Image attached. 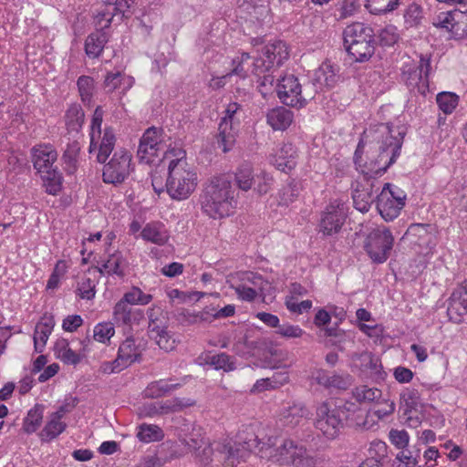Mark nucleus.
<instances>
[{"mask_svg": "<svg viewBox=\"0 0 467 467\" xmlns=\"http://www.w3.org/2000/svg\"><path fill=\"white\" fill-rule=\"evenodd\" d=\"M399 1L400 0H367L366 7L371 14H387L398 7Z\"/></svg>", "mask_w": 467, "mask_h": 467, "instance_id": "nucleus-48", "label": "nucleus"}, {"mask_svg": "<svg viewBox=\"0 0 467 467\" xmlns=\"http://www.w3.org/2000/svg\"><path fill=\"white\" fill-rule=\"evenodd\" d=\"M236 295L239 298L244 301H254L258 296H261V292L255 290V288H252L250 285H246L243 282L233 286Z\"/></svg>", "mask_w": 467, "mask_h": 467, "instance_id": "nucleus-60", "label": "nucleus"}, {"mask_svg": "<svg viewBox=\"0 0 467 467\" xmlns=\"http://www.w3.org/2000/svg\"><path fill=\"white\" fill-rule=\"evenodd\" d=\"M389 439L397 449L403 450L409 445L410 435L405 430L392 429L389 432Z\"/></svg>", "mask_w": 467, "mask_h": 467, "instance_id": "nucleus-55", "label": "nucleus"}, {"mask_svg": "<svg viewBox=\"0 0 467 467\" xmlns=\"http://www.w3.org/2000/svg\"><path fill=\"white\" fill-rule=\"evenodd\" d=\"M180 384H170L165 379H160L150 383L145 389V395L149 398H159L178 389Z\"/></svg>", "mask_w": 467, "mask_h": 467, "instance_id": "nucleus-45", "label": "nucleus"}, {"mask_svg": "<svg viewBox=\"0 0 467 467\" xmlns=\"http://www.w3.org/2000/svg\"><path fill=\"white\" fill-rule=\"evenodd\" d=\"M131 170V154L125 149H119L104 165L103 182L111 184L121 183L130 175Z\"/></svg>", "mask_w": 467, "mask_h": 467, "instance_id": "nucleus-12", "label": "nucleus"}, {"mask_svg": "<svg viewBox=\"0 0 467 467\" xmlns=\"http://www.w3.org/2000/svg\"><path fill=\"white\" fill-rule=\"evenodd\" d=\"M44 405L36 404L23 420L22 430L26 434L34 433L41 425L44 417Z\"/></svg>", "mask_w": 467, "mask_h": 467, "instance_id": "nucleus-34", "label": "nucleus"}, {"mask_svg": "<svg viewBox=\"0 0 467 467\" xmlns=\"http://www.w3.org/2000/svg\"><path fill=\"white\" fill-rule=\"evenodd\" d=\"M52 331L47 329L46 327H41L40 325L36 324L34 333V347L36 352H43L46 343Z\"/></svg>", "mask_w": 467, "mask_h": 467, "instance_id": "nucleus-57", "label": "nucleus"}, {"mask_svg": "<svg viewBox=\"0 0 467 467\" xmlns=\"http://www.w3.org/2000/svg\"><path fill=\"white\" fill-rule=\"evenodd\" d=\"M82 101L89 102L94 89V80L88 76H81L77 82Z\"/></svg>", "mask_w": 467, "mask_h": 467, "instance_id": "nucleus-52", "label": "nucleus"}, {"mask_svg": "<svg viewBox=\"0 0 467 467\" xmlns=\"http://www.w3.org/2000/svg\"><path fill=\"white\" fill-rule=\"evenodd\" d=\"M382 396V391L378 388H369L367 385L356 387L352 390V397L358 403H369L379 401Z\"/></svg>", "mask_w": 467, "mask_h": 467, "instance_id": "nucleus-36", "label": "nucleus"}, {"mask_svg": "<svg viewBox=\"0 0 467 467\" xmlns=\"http://www.w3.org/2000/svg\"><path fill=\"white\" fill-rule=\"evenodd\" d=\"M405 198L398 187L386 183L377 196V209L382 218L387 222L397 218L405 205Z\"/></svg>", "mask_w": 467, "mask_h": 467, "instance_id": "nucleus-11", "label": "nucleus"}, {"mask_svg": "<svg viewBox=\"0 0 467 467\" xmlns=\"http://www.w3.org/2000/svg\"><path fill=\"white\" fill-rule=\"evenodd\" d=\"M85 114L80 105H71L66 113V125L71 131L78 132L84 123Z\"/></svg>", "mask_w": 467, "mask_h": 467, "instance_id": "nucleus-38", "label": "nucleus"}, {"mask_svg": "<svg viewBox=\"0 0 467 467\" xmlns=\"http://www.w3.org/2000/svg\"><path fill=\"white\" fill-rule=\"evenodd\" d=\"M140 313L135 311L131 306L124 301H119L113 311V318L117 324L131 325L140 319Z\"/></svg>", "mask_w": 467, "mask_h": 467, "instance_id": "nucleus-33", "label": "nucleus"}, {"mask_svg": "<svg viewBox=\"0 0 467 467\" xmlns=\"http://www.w3.org/2000/svg\"><path fill=\"white\" fill-rule=\"evenodd\" d=\"M262 443L254 433H249L245 437L239 435L234 446L223 445L220 453L225 454V461L234 467L240 462L245 461L255 449L259 450Z\"/></svg>", "mask_w": 467, "mask_h": 467, "instance_id": "nucleus-14", "label": "nucleus"}, {"mask_svg": "<svg viewBox=\"0 0 467 467\" xmlns=\"http://www.w3.org/2000/svg\"><path fill=\"white\" fill-rule=\"evenodd\" d=\"M420 451L421 449L416 446L401 450L396 456L399 461L397 467H416L420 457Z\"/></svg>", "mask_w": 467, "mask_h": 467, "instance_id": "nucleus-43", "label": "nucleus"}, {"mask_svg": "<svg viewBox=\"0 0 467 467\" xmlns=\"http://www.w3.org/2000/svg\"><path fill=\"white\" fill-rule=\"evenodd\" d=\"M241 282L261 292V296L263 297H265L266 293L272 288L269 282L265 280L261 275L254 272L244 273L241 277Z\"/></svg>", "mask_w": 467, "mask_h": 467, "instance_id": "nucleus-39", "label": "nucleus"}, {"mask_svg": "<svg viewBox=\"0 0 467 467\" xmlns=\"http://www.w3.org/2000/svg\"><path fill=\"white\" fill-rule=\"evenodd\" d=\"M192 404L193 403L191 402L190 400L184 401L182 399L176 398V399H174L172 400H166V401H164L161 405L160 409H161V412L169 413V412L179 411V410H181L182 409H183L185 407L192 406Z\"/></svg>", "mask_w": 467, "mask_h": 467, "instance_id": "nucleus-63", "label": "nucleus"}, {"mask_svg": "<svg viewBox=\"0 0 467 467\" xmlns=\"http://www.w3.org/2000/svg\"><path fill=\"white\" fill-rule=\"evenodd\" d=\"M294 113L284 107H277L268 111L267 123L275 130H285L293 122Z\"/></svg>", "mask_w": 467, "mask_h": 467, "instance_id": "nucleus-29", "label": "nucleus"}, {"mask_svg": "<svg viewBox=\"0 0 467 467\" xmlns=\"http://www.w3.org/2000/svg\"><path fill=\"white\" fill-rule=\"evenodd\" d=\"M388 455V446L387 444L379 440H375L370 442L369 449H368V456L371 458H374L376 460H379V462H383L385 458H387Z\"/></svg>", "mask_w": 467, "mask_h": 467, "instance_id": "nucleus-61", "label": "nucleus"}, {"mask_svg": "<svg viewBox=\"0 0 467 467\" xmlns=\"http://www.w3.org/2000/svg\"><path fill=\"white\" fill-rule=\"evenodd\" d=\"M430 68V58L422 55L418 63L406 64L403 67L402 79L410 91L417 92L423 97L427 95L429 92L428 75Z\"/></svg>", "mask_w": 467, "mask_h": 467, "instance_id": "nucleus-10", "label": "nucleus"}, {"mask_svg": "<svg viewBox=\"0 0 467 467\" xmlns=\"http://www.w3.org/2000/svg\"><path fill=\"white\" fill-rule=\"evenodd\" d=\"M218 130V147L222 148L223 152L231 150L236 140L238 123L221 120Z\"/></svg>", "mask_w": 467, "mask_h": 467, "instance_id": "nucleus-27", "label": "nucleus"}, {"mask_svg": "<svg viewBox=\"0 0 467 467\" xmlns=\"http://www.w3.org/2000/svg\"><path fill=\"white\" fill-rule=\"evenodd\" d=\"M114 333L115 330L112 323H99L94 327L93 337L99 342L106 343L113 337Z\"/></svg>", "mask_w": 467, "mask_h": 467, "instance_id": "nucleus-51", "label": "nucleus"}, {"mask_svg": "<svg viewBox=\"0 0 467 467\" xmlns=\"http://www.w3.org/2000/svg\"><path fill=\"white\" fill-rule=\"evenodd\" d=\"M202 211L213 219L229 216L235 207L234 189L225 176L213 177L200 196Z\"/></svg>", "mask_w": 467, "mask_h": 467, "instance_id": "nucleus-3", "label": "nucleus"}, {"mask_svg": "<svg viewBox=\"0 0 467 467\" xmlns=\"http://www.w3.org/2000/svg\"><path fill=\"white\" fill-rule=\"evenodd\" d=\"M163 436L162 430L157 425L142 423L138 427L137 437L142 442L161 441Z\"/></svg>", "mask_w": 467, "mask_h": 467, "instance_id": "nucleus-40", "label": "nucleus"}, {"mask_svg": "<svg viewBox=\"0 0 467 467\" xmlns=\"http://www.w3.org/2000/svg\"><path fill=\"white\" fill-rule=\"evenodd\" d=\"M433 26L446 29L454 37L462 38L467 35V15L458 10L442 12L434 19Z\"/></svg>", "mask_w": 467, "mask_h": 467, "instance_id": "nucleus-17", "label": "nucleus"}, {"mask_svg": "<svg viewBox=\"0 0 467 467\" xmlns=\"http://www.w3.org/2000/svg\"><path fill=\"white\" fill-rule=\"evenodd\" d=\"M301 446L290 439L270 437L266 442L262 443L257 454L279 465L291 466Z\"/></svg>", "mask_w": 467, "mask_h": 467, "instance_id": "nucleus-6", "label": "nucleus"}, {"mask_svg": "<svg viewBox=\"0 0 467 467\" xmlns=\"http://www.w3.org/2000/svg\"><path fill=\"white\" fill-rule=\"evenodd\" d=\"M297 152L292 143H283L275 154L269 157V161L284 172L292 171L296 165Z\"/></svg>", "mask_w": 467, "mask_h": 467, "instance_id": "nucleus-22", "label": "nucleus"}, {"mask_svg": "<svg viewBox=\"0 0 467 467\" xmlns=\"http://www.w3.org/2000/svg\"><path fill=\"white\" fill-rule=\"evenodd\" d=\"M102 119L103 110L101 107H97L93 113L90 124L89 152L98 150L97 160L99 163L106 162L114 150L116 143V136L112 128L106 127L102 132Z\"/></svg>", "mask_w": 467, "mask_h": 467, "instance_id": "nucleus-5", "label": "nucleus"}, {"mask_svg": "<svg viewBox=\"0 0 467 467\" xmlns=\"http://www.w3.org/2000/svg\"><path fill=\"white\" fill-rule=\"evenodd\" d=\"M80 150L81 146L78 140L67 143L62 155V161L65 165L64 169L67 173L73 174L76 172L78 166Z\"/></svg>", "mask_w": 467, "mask_h": 467, "instance_id": "nucleus-31", "label": "nucleus"}, {"mask_svg": "<svg viewBox=\"0 0 467 467\" xmlns=\"http://www.w3.org/2000/svg\"><path fill=\"white\" fill-rule=\"evenodd\" d=\"M317 80L328 88H332L337 81L338 76L337 75L334 67L329 63H323L316 72Z\"/></svg>", "mask_w": 467, "mask_h": 467, "instance_id": "nucleus-47", "label": "nucleus"}, {"mask_svg": "<svg viewBox=\"0 0 467 467\" xmlns=\"http://www.w3.org/2000/svg\"><path fill=\"white\" fill-rule=\"evenodd\" d=\"M133 3V0H117L115 4L108 5L105 10L98 15V23L101 25L102 21H106V26H108L118 14H120L121 17L129 16V9Z\"/></svg>", "mask_w": 467, "mask_h": 467, "instance_id": "nucleus-28", "label": "nucleus"}, {"mask_svg": "<svg viewBox=\"0 0 467 467\" xmlns=\"http://www.w3.org/2000/svg\"><path fill=\"white\" fill-rule=\"evenodd\" d=\"M423 18L422 7L416 4H410L404 12V23L407 28L417 27Z\"/></svg>", "mask_w": 467, "mask_h": 467, "instance_id": "nucleus-49", "label": "nucleus"}, {"mask_svg": "<svg viewBox=\"0 0 467 467\" xmlns=\"http://www.w3.org/2000/svg\"><path fill=\"white\" fill-rule=\"evenodd\" d=\"M348 205L341 199L331 201L321 215L320 231L326 235L337 234L348 217Z\"/></svg>", "mask_w": 467, "mask_h": 467, "instance_id": "nucleus-13", "label": "nucleus"}, {"mask_svg": "<svg viewBox=\"0 0 467 467\" xmlns=\"http://www.w3.org/2000/svg\"><path fill=\"white\" fill-rule=\"evenodd\" d=\"M150 337L165 351H171L175 348V340L169 335L165 327L156 326L150 328Z\"/></svg>", "mask_w": 467, "mask_h": 467, "instance_id": "nucleus-41", "label": "nucleus"}, {"mask_svg": "<svg viewBox=\"0 0 467 467\" xmlns=\"http://www.w3.org/2000/svg\"><path fill=\"white\" fill-rule=\"evenodd\" d=\"M141 237L148 242L153 243L158 245L164 244L169 235L164 227L161 223H151L145 225L141 231Z\"/></svg>", "mask_w": 467, "mask_h": 467, "instance_id": "nucleus-32", "label": "nucleus"}, {"mask_svg": "<svg viewBox=\"0 0 467 467\" xmlns=\"http://www.w3.org/2000/svg\"><path fill=\"white\" fill-rule=\"evenodd\" d=\"M31 160L37 173L56 168L57 151L50 144H39L31 149Z\"/></svg>", "mask_w": 467, "mask_h": 467, "instance_id": "nucleus-21", "label": "nucleus"}, {"mask_svg": "<svg viewBox=\"0 0 467 467\" xmlns=\"http://www.w3.org/2000/svg\"><path fill=\"white\" fill-rule=\"evenodd\" d=\"M343 414L339 407L322 402L316 410L315 427L327 439H335L343 428Z\"/></svg>", "mask_w": 467, "mask_h": 467, "instance_id": "nucleus-9", "label": "nucleus"}, {"mask_svg": "<svg viewBox=\"0 0 467 467\" xmlns=\"http://www.w3.org/2000/svg\"><path fill=\"white\" fill-rule=\"evenodd\" d=\"M215 307L213 306H206L202 311L198 313H190L186 311L183 313L185 317L189 318L190 323L196 322H212L214 318L215 315Z\"/></svg>", "mask_w": 467, "mask_h": 467, "instance_id": "nucleus-56", "label": "nucleus"}, {"mask_svg": "<svg viewBox=\"0 0 467 467\" xmlns=\"http://www.w3.org/2000/svg\"><path fill=\"white\" fill-rule=\"evenodd\" d=\"M235 358L226 353H220L208 357L206 363L213 366L215 369H223L225 372L233 371L236 368Z\"/></svg>", "mask_w": 467, "mask_h": 467, "instance_id": "nucleus-42", "label": "nucleus"}, {"mask_svg": "<svg viewBox=\"0 0 467 467\" xmlns=\"http://www.w3.org/2000/svg\"><path fill=\"white\" fill-rule=\"evenodd\" d=\"M344 47L358 62L368 60L375 52L374 32L362 23H353L343 31Z\"/></svg>", "mask_w": 467, "mask_h": 467, "instance_id": "nucleus-4", "label": "nucleus"}, {"mask_svg": "<svg viewBox=\"0 0 467 467\" xmlns=\"http://www.w3.org/2000/svg\"><path fill=\"white\" fill-rule=\"evenodd\" d=\"M166 151L162 144L161 131L154 127L146 130L140 140L137 151L140 161L151 163L160 152L164 154Z\"/></svg>", "mask_w": 467, "mask_h": 467, "instance_id": "nucleus-16", "label": "nucleus"}, {"mask_svg": "<svg viewBox=\"0 0 467 467\" xmlns=\"http://www.w3.org/2000/svg\"><path fill=\"white\" fill-rule=\"evenodd\" d=\"M439 109L445 114H451L458 105L459 97L451 92H441L436 97Z\"/></svg>", "mask_w": 467, "mask_h": 467, "instance_id": "nucleus-50", "label": "nucleus"}, {"mask_svg": "<svg viewBox=\"0 0 467 467\" xmlns=\"http://www.w3.org/2000/svg\"><path fill=\"white\" fill-rule=\"evenodd\" d=\"M67 428V424L57 416L50 414L48 420L40 432L42 441H49L57 438Z\"/></svg>", "mask_w": 467, "mask_h": 467, "instance_id": "nucleus-35", "label": "nucleus"}, {"mask_svg": "<svg viewBox=\"0 0 467 467\" xmlns=\"http://www.w3.org/2000/svg\"><path fill=\"white\" fill-rule=\"evenodd\" d=\"M289 57L288 47L284 41L276 40L268 43L262 48L261 55L253 60L252 74L260 76L275 70Z\"/></svg>", "mask_w": 467, "mask_h": 467, "instance_id": "nucleus-8", "label": "nucleus"}, {"mask_svg": "<svg viewBox=\"0 0 467 467\" xmlns=\"http://www.w3.org/2000/svg\"><path fill=\"white\" fill-rule=\"evenodd\" d=\"M235 182L239 189L248 191L255 183V176L249 163L242 164L235 173Z\"/></svg>", "mask_w": 467, "mask_h": 467, "instance_id": "nucleus-37", "label": "nucleus"}, {"mask_svg": "<svg viewBox=\"0 0 467 467\" xmlns=\"http://www.w3.org/2000/svg\"><path fill=\"white\" fill-rule=\"evenodd\" d=\"M273 72L274 70H271L270 72L256 76L258 78V89L264 98L275 89L274 88L275 77L273 76Z\"/></svg>", "mask_w": 467, "mask_h": 467, "instance_id": "nucleus-54", "label": "nucleus"}, {"mask_svg": "<svg viewBox=\"0 0 467 467\" xmlns=\"http://www.w3.org/2000/svg\"><path fill=\"white\" fill-rule=\"evenodd\" d=\"M185 156L181 148H172L164 153V159L169 161L165 188L173 200L187 199L197 186V173Z\"/></svg>", "mask_w": 467, "mask_h": 467, "instance_id": "nucleus-2", "label": "nucleus"}, {"mask_svg": "<svg viewBox=\"0 0 467 467\" xmlns=\"http://www.w3.org/2000/svg\"><path fill=\"white\" fill-rule=\"evenodd\" d=\"M109 26L101 25V29L89 34L85 41V52L89 58H97L102 53L109 41V34L105 31Z\"/></svg>", "mask_w": 467, "mask_h": 467, "instance_id": "nucleus-25", "label": "nucleus"}, {"mask_svg": "<svg viewBox=\"0 0 467 467\" xmlns=\"http://www.w3.org/2000/svg\"><path fill=\"white\" fill-rule=\"evenodd\" d=\"M379 38L381 45L393 46L400 38L398 28L393 25L385 26L379 31Z\"/></svg>", "mask_w": 467, "mask_h": 467, "instance_id": "nucleus-53", "label": "nucleus"}, {"mask_svg": "<svg viewBox=\"0 0 467 467\" xmlns=\"http://www.w3.org/2000/svg\"><path fill=\"white\" fill-rule=\"evenodd\" d=\"M309 415L310 411L304 403L293 401L283 406L278 415V420L284 427L293 429L307 419Z\"/></svg>", "mask_w": 467, "mask_h": 467, "instance_id": "nucleus-19", "label": "nucleus"}, {"mask_svg": "<svg viewBox=\"0 0 467 467\" xmlns=\"http://www.w3.org/2000/svg\"><path fill=\"white\" fill-rule=\"evenodd\" d=\"M144 348L142 339L127 337L119 347L117 366L120 363L126 368L134 362H140Z\"/></svg>", "mask_w": 467, "mask_h": 467, "instance_id": "nucleus-18", "label": "nucleus"}, {"mask_svg": "<svg viewBox=\"0 0 467 467\" xmlns=\"http://www.w3.org/2000/svg\"><path fill=\"white\" fill-rule=\"evenodd\" d=\"M276 333L285 338H297L301 337L305 331L299 326L285 323L278 327Z\"/></svg>", "mask_w": 467, "mask_h": 467, "instance_id": "nucleus-62", "label": "nucleus"}, {"mask_svg": "<svg viewBox=\"0 0 467 467\" xmlns=\"http://www.w3.org/2000/svg\"><path fill=\"white\" fill-rule=\"evenodd\" d=\"M394 237L386 226L373 229L364 241V249L374 264L385 263L392 251Z\"/></svg>", "mask_w": 467, "mask_h": 467, "instance_id": "nucleus-7", "label": "nucleus"}, {"mask_svg": "<svg viewBox=\"0 0 467 467\" xmlns=\"http://www.w3.org/2000/svg\"><path fill=\"white\" fill-rule=\"evenodd\" d=\"M273 183H274V179H273L272 175H270L269 173H267L265 171H261L255 177L254 184L256 186H255L254 190L259 194H265L271 190Z\"/></svg>", "mask_w": 467, "mask_h": 467, "instance_id": "nucleus-59", "label": "nucleus"}, {"mask_svg": "<svg viewBox=\"0 0 467 467\" xmlns=\"http://www.w3.org/2000/svg\"><path fill=\"white\" fill-rule=\"evenodd\" d=\"M127 266L126 259L119 251L109 254L105 260H101L96 267L101 275H118L123 277L125 275V268Z\"/></svg>", "mask_w": 467, "mask_h": 467, "instance_id": "nucleus-24", "label": "nucleus"}, {"mask_svg": "<svg viewBox=\"0 0 467 467\" xmlns=\"http://www.w3.org/2000/svg\"><path fill=\"white\" fill-rule=\"evenodd\" d=\"M234 68L232 74L238 76L240 78H245L252 73L253 61L248 53H242L240 57H235L233 60Z\"/></svg>", "mask_w": 467, "mask_h": 467, "instance_id": "nucleus-44", "label": "nucleus"}, {"mask_svg": "<svg viewBox=\"0 0 467 467\" xmlns=\"http://www.w3.org/2000/svg\"><path fill=\"white\" fill-rule=\"evenodd\" d=\"M352 199L354 207L361 213H367L374 202L373 184L370 181L356 182L353 184Z\"/></svg>", "mask_w": 467, "mask_h": 467, "instance_id": "nucleus-23", "label": "nucleus"}, {"mask_svg": "<svg viewBox=\"0 0 467 467\" xmlns=\"http://www.w3.org/2000/svg\"><path fill=\"white\" fill-rule=\"evenodd\" d=\"M404 131L389 123L365 130L354 154L357 170L366 176H381L400 154Z\"/></svg>", "mask_w": 467, "mask_h": 467, "instance_id": "nucleus-1", "label": "nucleus"}, {"mask_svg": "<svg viewBox=\"0 0 467 467\" xmlns=\"http://www.w3.org/2000/svg\"><path fill=\"white\" fill-rule=\"evenodd\" d=\"M400 400L408 408H415L420 403V393L416 389L407 388L400 393Z\"/></svg>", "mask_w": 467, "mask_h": 467, "instance_id": "nucleus-64", "label": "nucleus"}, {"mask_svg": "<svg viewBox=\"0 0 467 467\" xmlns=\"http://www.w3.org/2000/svg\"><path fill=\"white\" fill-rule=\"evenodd\" d=\"M320 462L321 461L317 454L311 452L305 446L302 445L291 466L317 467Z\"/></svg>", "mask_w": 467, "mask_h": 467, "instance_id": "nucleus-46", "label": "nucleus"}, {"mask_svg": "<svg viewBox=\"0 0 467 467\" xmlns=\"http://www.w3.org/2000/svg\"><path fill=\"white\" fill-rule=\"evenodd\" d=\"M78 295L82 299H92L95 296V283L89 277L84 276L78 285Z\"/></svg>", "mask_w": 467, "mask_h": 467, "instance_id": "nucleus-58", "label": "nucleus"}, {"mask_svg": "<svg viewBox=\"0 0 467 467\" xmlns=\"http://www.w3.org/2000/svg\"><path fill=\"white\" fill-rule=\"evenodd\" d=\"M351 358L358 362L360 368L363 371L369 372L371 377L376 379H383L384 372L379 359L372 353L363 351L362 353H355Z\"/></svg>", "mask_w": 467, "mask_h": 467, "instance_id": "nucleus-26", "label": "nucleus"}, {"mask_svg": "<svg viewBox=\"0 0 467 467\" xmlns=\"http://www.w3.org/2000/svg\"><path fill=\"white\" fill-rule=\"evenodd\" d=\"M275 89L279 99L286 106L302 108L306 103L301 85L294 75H286L278 79Z\"/></svg>", "mask_w": 467, "mask_h": 467, "instance_id": "nucleus-15", "label": "nucleus"}, {"mask_svg": "<svg viewBox=\"0 0 467 467\" xmlns=\"http://www.w3.org/2000/svg\"><path fill=\"white\" fill-rule=\"evenodd\" d=\"M447 314L454 323H460L467 314V281L459 285L448 300Z\"/></svg>", "mask_w": 467, "mask_h": 467, "instance_id": "nucleus-20", "label": "nucleus"}, {"mask_svg": "<svg viewBox=\"0 0 467 467\" xmlns=\"http://www.w3.org/2000/svg\"><path fill=\"white\" fill-rule=\"evenodd\" d=\"M46 192L57 195L62 189L63 177L57 167L38 173Z\"/></svg>", "mask_w": 467, "mask_h": 467, "instance_id": "nucleus-30", "label": "nucleus"}]
</instances>
